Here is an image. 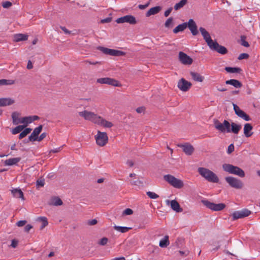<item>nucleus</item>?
I'll return each mask as SVG.
<instances>
[{
	"mask_svg": "<svg viewBox=\"0 0 260 260\" xmlns=\"http://www.w3.org/2000/svg\"><path fill=\"white\" fill-rule=\"evenodd\" d=\"M246 37L244 36H241V45L244 47H248L249 46V43L245 41Z\"/></svg>",
	"mask_w": 260,
	"mask_h": 260,
	"instance_id": "nucleus-46",
	"label": "nucleus"
},
{
	"mask_svg": "<svg viewBox=\"0 0 260 260\" xmlns=\"http://www.w3.org/2000/svg\"><path fill=\"white\" fill-rule=\"evenodd\" d=\"M37 220L41 221L42 223L40 227V230H43L48 224L47 219L45 217H39L38 218Z\"/></svg>",
	"mask_w": 260,
	"mask_h": 260,
	"instance_id": "nucleus-37",
	"label": "nucleus"
},
{
	"mask_svg": "<svg viewBox=\"0 0 260 260\" xmlns=\"http://www.w3.org/2000/svg\"><path fill=\"white\" fill-rule=\"evenodd\" d=\"M164 179L171 186L176 188H181L184 186L183 181L170 174L164 176Z\"/></svg>",
	"mask_w": 260,
	"mask_h": 260,
	"instance_id": "nucleus-4",
	"label": "nucleus"
},
{
	"mask_svg": "<svg viewBox=\"0 0 260 260\" xmlns=\"http://www.w3.org/2000/svg\"><path fill=\"white\" fill-rule=\"evenodd\" d=\"M214 125L217 130L222 133L232 132L234 134H237L241 128L240 125L234 122H232L230 124L226 120H224L222 123H221L218 120L215 119Z\"/></svg>",
	"mask_w": 260,
	"mask_h": 260,
	"instance_id": "nucleus-1",
	"label": "nucleus"
},
{
	"mask_svg": "<svg viewBox=\"0 0 260 260\" xmlns=\"http://www.w3.org/2000/svg\"><path fill=\"white\" fill-rule=\"evenodd\" d=\"M21 160V157L12 158L6 160L4 161L5 166H13L17 165Z\"/></svg>",
	"mask_w": 260,
	"mask_h": 260,
	"instance_id": "nucleus-28",
	"label": "nucleus"
},
{
	"mask_svg": "<svg viewBox=\"0 0 260 260\" xmlns=\"http://www.w3.org/2000/svg\"><path fill=\"white\" fill-rule=\"evenodd\" d=\"M198 172L201 176L208 182L218 183L219 181L217 175L207 168L200 167L198 169Z\"/></svg>",
	"mask_w": 260,
	"mask_h": 260,
	"instance_id": "nucleus-2",
	"label": "nucleus"
},
{
	"mask_svg": "<svg viewBox=\"0 0 260 260\" xmlns=\"http://www.w3.org/2000/svg\"><path fill=\"white\" fill-rule=\"evenodd\" d=\"M63 204L61 200L58 197H52L48 202V205L52 206H60Z\"/></svg>",
	"mask_w": 260,
	"mask_h": 260,
	"instance_id": "nucleus-22",
	"label": "nucleus"
},
{
	"mask_svg": "<svg viewBox=\"0 0 260 260\" xmlns=\"http://www.w3.org/2000/svg\"><path fill=\"white\" fill-rule=\"evenodd\" d=\"M12 193L14 197L17 198H20L22 200H24L23 193L20 189H14L11 190Z\"/></svg>",
	"mask_w": 260,
	"mask_h": 260,
	"instance_id": "nucleus-29",
	"label": "nucleus"
},
{
	"mask_svg": "<svg viewBox=\"0 0 260 260\" xmlns=\"http://www.w3.org/2000/svg\"><path fill=\"white\" fill-rule=\"evenodd\" d=\"M97 124L108 128H110L113 125L111 122L107 121L101 116H100V119L99 120V123Z\"/></svg>",
	"mask_w": 260,
	"mask_h": 260,
	"instance_id": "nucleus-27",
	"label": "nucleus"
},
{
	"mask_svg": "<svg viewBox=\"0 0 260 260\" xmlns=\"http://www.w3.org/2000/svg\"><path fill=\"white\" fill-rule=\"evenodd\" d=\"M192 86V84L184 79L181 78L178 82L177 86L178 88L182 91L186 92L188 91Z\"/></svg>",
	"mask_w": 260,
	"mask_h": 260,
	"instance_id": "nucleus-14",
	"label": "nucleus"
},
{
	"mask_svg": "<svg viewBox=\"0 0 260 260\" xmlns=\"http://www.w3.org/2000/svg\"><path fill=\"white\" fill-rule=\"evenodd\" d=\"M123 214L130 215L133 213V211L130 208H127L123 211Z\"/></svg>",
	"mask_w": 260,
	"mask_h": 260,
	"instance_id": "nucleus-51",
	"label": "nucleus"
},
{
	"mask_svg": "<svg viewBox=\"0 0 260 260\" xmlns=\"http://www.w3.org/2000/svg\"><path fill=\"white\" fill-rule=\"evenodd\" d=\"M15 103V100L11 98H0V107L11 106Z\"/></svg>",
	"mask_w": 260,
	"mask_h": 260,
	"instance_id": "nucleus-21",
	"label": "nucleus"
},
{
	"mask_svg": "<svg viewBox=\"0 0 260 260\" xmlns=\"http://www.w3.org/2000/svg\"><path fill=\"white\" fill-rule=\"evenodd\" d=\"M249 57V54L246 53H243L239 55L238 57L239 60H242L243 59H247Z\"/></svg>",
	"mask_w": 260,
	"mask_h": 260,
	"instance_id": "nucleus-50",
	"label": "nucleus"
},
{
	"mask_svg": "<svg viewBox=\"0 0 260 260\" xmlns=\"http://www.w3.org/2000/svg\"><path fill=\"white\" fill-rule=\"evenodd\" d=\"M129 182L131 185L138 186H143V182L139 179H131L129 180Z\"/></svg>",
	"mask_w": 260,
	"mask_h": 260,
	"instance_id": "nucleus-42",
	"label": "nucleus"
},
{
	"mask_svg": "<svg viewBox=\"0 0 260 260\" xmlns=\"http://www.w3.org/2000/svg\"><path fill=\"white\" fill-rule=\"evenodd\" d=\"M187 3V0H181L175 5L174 8L176 11H177L183 8Z\"/></svg>",
	"mask_w": 260,
	"mask_h": 260,
	"instance_id": "nucleus-34",
	"label": "nucleus"
},
{
	"mask_svg": "<svg viewBox=\"0 0 260 260\" xmlns=\"http://www.w3.org/2000/svg\"><path fill=\"white\" fill-rule=\"evenodd\" d=\"M61 150V147H59V148H56L55 149H52L50 150V153H57L58 152H59Z\"/></svg>",
	"mask_w": 260,
	"mask_h": 260,
	"instance_id": "nucleus-64",
	"label": "nucleus"
},
{
	"mask_svg": "<svg viewBox=\"0 0 260 260\" xmlns=\"http://www.w3.org/2000/svg\"><path fill=\"white\" fill-rule=\"evenodd\" d=\"M27 117H24L20 118V123H26V126L27 125Z\"/></svg>",
	"mask_w": 260,
	"mask_h": 260,
	"instance_id": "nucleus-62",
	"label": "nucleus"
},
{
	"mask_svg": "<svg viewBox=\"0 0 260 260\" xmlns=\"http://www.w3.org/2000/svg\"><path fill=\"white\" fill-rule=\"evenodd\" d=\"M149 3H147L145 5H139L138 6V7L140 9L143 10V9H146L149 6Z\"/></svg>",
	"mask_w": 260,
	"mask_h": 260,
	"instance_id": "nucleus-61",
	"label": "nucleus"
},
{
	"mask_svg": "<svg viewBox=\"0 0 260 260\" xmlns=\"http://www.w3.org/2000/svg\"><path fill=\"white\" fill-rule=\"evenodd\" d=\"M47 136V134L45 133H42L40 136L39 137H38L37 138V141H42L43 139H44Z\"/></svg>",
	"mask_w": 260,
	"mask_h": 260,
	"instance_id": "nucleus-58",
	"label": "nucleus"
},
{
	"mask_svg": "<svg viewBox=\"0 0 260 260\" xmlns=\"http://www.w3.org/2000/svg\"><path fill=\"white\" fill-rule=\"evenodd\" d=\"M146 194L150 199H156L159 197V196L154 192L147 191Z\"/></svg>",
	"mask_w": 260,
	"mask_h": 260,
	"instance_id": "nucleus-45",
	"label": "nucleus"
},
{
	"mask_svg": "<svg viewBox=\"0 0 260 260\" xmlns=\"http://www.w3.org/2000/svg\"><path fill=\"white\" fill-rule=\"evenodd\" d=\"M233 106L234 111L236 114L239 117L244 119L245 121L250 120V118L248 115H247L243 110H241L240 108L235 104L233 103Z\"/></svg>",
	"mask_w": 260,
	"mask_h": 260,
	"instance_id": "nucleus-15",
	"label": "nucleus"
},
{
	"mask_svg": "<svg viewBox=\"0 0 260 260\" xmlns=\"http://www.w3.org/2000/svg\"><path fill=\"white\" fill-rule=\"evenodd\" d=\"M202 203L207 208L215 211H221L225 207L223 203L215 204L206 200H202Z\"/></svg>",
	"mask_w": 260,
	"mask_h": 260,
	"instance_id": "nucleus-7",
	"label": "nucleus"
},
{
	"mask_svg": "<svg viewBox=\"0 0 260 260\" xmlns=\"http://www.w3.org/2000/svg\"><path fill=\"white\" fill-rule=\"evenodd\" d=\"M251 213V212L247 209L237 211L234 212L232 214L233 219L235 220L239 218H242L249 216Z\"/></svg>",
	"mask_w": 260,
	"mask_h": 260,
	"instance_id": "nucleus-12",
	"label": "nucleus"
},
{
	"mask_svg": "<svg viewBox=\"0 0 260 260\" xmlns=\"http://www.w3.org/2000/svg\"><path fill=\"white\" fill-rule=\"evenodd\" d=\"M222 168L224 171L240 177L243 178L245 176L244 171L239 167L229 164H224L222 165Z\"/></svg>",
	"mask_w": 260,
	"mask_h": 260,
	"instance_id": "nucleus-3",
	"label": "nucleus"
},
{
	"mask_svg": "<svg viewBox=\"0 0 260 260\" xmlns=\"http://www.w3.org/2000/svg\"><path fill=\"white\" fill-rule=\"evenodd\" d=\"M112 17H107L106 18L102 19L101 20V23H109L112 21Z\"/></svg>",
	"mask_w": 260,
	"mask_h": 260,
	"instance_id": "nucleus-54",
	"label": "nucleus"
},
{
	"mask_svg": "<svg viewBox=\"0 0 260 260\" xmlns=\"http://www.w3.org/2000/svg\"><path fill=\"white\" fill-rule=\"evenodd\" d=\"M225 84L231 85L235 88H241L242 84L239 80L236 79H230L225 81Z\"/></svg>",
	"mask_w": 260,
	"mask_h": 260,
	"instance_id": "nucleus-26",
	"label": "nucleus"
},
{
	"mask_svg": "<svg viewBox=\"0 0 260 260\" xmlns=\"http://www.w3.org/2000/svg\"><path fill=\"white\" fill-rule=\"evenodd\" d=\"M161 10V7L160 6H156L150 9L146 14L147 17H149L152 15H155L158 13Z\"/></svg>",
	"mask_w": 260,
	"mask_h": 260,
	"instance_id": "nucleus-25",
	"label": "nucleus"
},
{
	"mask_svg": "<svg viewBox=\"0 0 260 260\" xmlns=\"http://www.w3.org/2000/svg\"><path fill=\"white\" fill-rule=\"evenodd\" d=\"M125 53L120 50H117L115 49L111 50V55L114 56H121L125 55Z\"/></svg>",
	"mask_w": 260,
	"mask_h": 260,
	"instance_id": "nucleus-38",
	"label": "nucleus"
},
{
	"mask_svg": "<svg viewBox=\"0 0 260 260\" xmlns=\"http://www.w3.org/2000/svg\"><path fill=\"white\" fill-rule=\"evenodd\" d=\"M252 128L253 127L250 123H246L244 125V134L246 137H250L253 134V132H251Z\"/></svg>",
	"mask_w": 260,
	"mask_h": 260,
	"instance_id": "nucleus-23",
	"label": "nucleus"
},
{
	"mask_svg": "<svg viewBox=\"0 0 260 260\" xmlns=\"http://www.w3.org/2000/svg\"><path fill=\"white\" fill-rule=\"evenodd\" d=\"M225 180L231 187L235 189H241L244 185L241 180L232 176L225 177Z\"/></svg>",
	"mask_w": 260,
	"mask_h": 260,
	"instance_id": "nucleus-6",
	"label": "nucleus"
},
{
	"mask_svg": "<svg viewBox=\"0 0 260 260\" xmlns=\"http://www.w3.org/2000/svg\"><path fill=\"white\" fill-rule=\"evenodd\" d=\"M172 8H169L168 10H167L165 12V13H164V16L165 17H168L170 14L171 13V12H172Z\"/></svg>",
	"mask_w": 260,
	"mask_h": 260,
	"instance_id": "nucleus-59",
	"label": "nucleus"
},
{
	"mask_svg": "<svg viewBox=\"0 0 260 260\" xmlns=\"http://www.w3.org/2000/svg\"><path fill=\"white\" fill-rule=\"evenodd\" d=\"M190 75L192 79L195 81L202 82L204 80V77L197 72L191 71Z\"/></svg>",
	"mask_w": 260,
	"mask_h": 260,
	"instance_id": "nucleus-24",
	"label": "nucleus"
},
{
	"mask_svg": "<svg viewBox=\"0 0 260 260\" xmlns=\"http://www.w3.org/2000/svg\"><path fill=\"white\" fill-rule=\"evenodd\" d=\"M79 115L81 117H83L85 120L91 121L96 124L99 123V120L100 119V116L98 115L94 112L87 110L79 112Z\"/></svg>",
	"mask_w": 260,
	"mask_h": 260,
	"instance_id": "nucleus-5",
	"label": "nucleus"
},
{
	"mask_svg": "<svg viewBox=\"0 0 260 260\" xmlns=\"http://www.w3.org/2000/svg\"><path fill=\"white\" fill-rule=\"evenodd\" d=\"M113 228L114 230H116L117 231L120 232L122 233H126L132 229L131 228H128V227H125V226H117V225L114 226Z\"/></svg>",
	"mask_w": 260,
	"mask_h": 260,
	"instance_id": "nucleus-36",
	"label": "nucleus"
},
{
	"mask_svg": "<svg viewBox=\"0 0 260 260\" xmlns=\"http://www.w3.org/2000/svg\"><path fill=\"white\" fill-rule=\"evenodd\" d=\"M45 184L44 179H38L36 182V186L38 188L39 187H43Z\"/></svg>",
	"mask_w": 260,
	"mask_h": 260,
	"instance_id": "nucleus-47",
	"label": "nucleus"
},
{
	"mask_svg": "<svg viewBox=\"0 0 260 260\" xmlns=\"http://www.w3.org/2000/svg\"><path fill=\"white\" fill-rule=\"evenodd\" d=\"M32 228V226L30 224H27L24 228V231L26 232H28L30 229Z\"/></svg>",
	"mask_w": 260,
	"mask_h": 260,
	"instance_id": "nucleus-60",
	"label": "nucleus"
},
{
	"mask_svg": "<svg viewBox=\"0 0 260 260\" xmlns=\"http://www.w3.org/2000/svg\"><path fill=\"white\" fill-rule=\"evenodd\" d=\"M169 236L166 235L159 241V246L161 248L167 247L170 244Z\"/></svg>",
	"mask_w": 260,
	"mask_h": 260,
	"instance_id": "nucleus-31",
	"label": "nucleus"
},
{
	"mask_svg": "<svg viewBox=\"0 0 260 260\" xmlns=\"http://www.w3.org/2000/svg\"><path fill=\"white\" fill-rule=\"evenodd\" d=\"M31 130L32 129L30 128H26L25 129H24V130L23 131L19 134V139H21L23 138L24 137H25L27 134H28L29 133H30L31 132Z\"/></svg>",
	"mask_w": 260,
	"mask_h": 260,
	"instance_id": "nucleus-41",
	"label": "nucleus"
},
{
	"mask_svg": "<svg viewBox=\"0 0 260 260\" xmlns=\"http://www.w3.org/2000/svg\"><path fill=\"white\" fill-rule=\"evenodd\" d=\"M95 139L97 145L100 146H105L108 142V137L107 134L105 132H101L98 131V134L95 136Z\"/></svg>",
	"mask_w": 260,
	"mask_h": 260,
	"instance_id": "nucleus-8",
	"label": "nucleus"
},
{
	"mask_svg": "<svg viewBox=\"0 0 260 260\" xmlns=\"http://www.w3.org/2000/svg\"><path fill=\"white\" fill-rule=\"evenodd\" d=\"M187 27H188L193 36H196L198 34L197 25L193 19H190L189 20L188 22H187Z\"/></svg>",
	"mask_w": 260,
	"mask_h": 260,
	"instance_id": "nucleus-17",
	"label": "nucleus"
},
{
	"mask_svg": "<svg viewBox=\"0 0 260 260\" xmlns=\"http://www.w3.org/2000/svg\"><path fill=\"white\" fill-rule=\"evenodd\" d=\"M187 27V22L183 23L176 26L173 30L174 34H177L179 31H182Z\"/></svg>",
	"mask_w": 260,
	"mask_h": 260,
	"instance_id": "nucleus-32",
	"label": "nucleus"
},
{
	"mask_svg": "<svg viewBox=\"0 0 260 260\" xmlns=\"http://www.w3.org/2000/svg\"><path fill=\"white\" fill-rule=\"evenodd\" d=\"M108 241V239L106 237L102 238L100 241L98 242V244L101 245H105Z\"/></svg>",
	"mask_w": 260,
	"mask_h": 260,
	"instance_id": "nucleus-48",
	"label": "nucleus"
},
{
	"mask_svg": "<svg viewBox=\"0 0 260 260\" xmlns=\"http://www.w3.org/2000/svg\"><path fill=\"white\" fill-rule=\"evenodd\" d=\"M225 70L230 73H239L241 71V69L240 68L238 67H225Z\"/></svg>",
	"mask_w": 260,
	"mask_h": 260,
	"instance_id": "nucleus-35",
	"label": "nucleus"
},
{
	"mask_svg": "<svg viewBox=\"0 0 260 260\" xmlns=\"http://www.w3.org/2000/svg\"><path fill=\"white\" fill-rule=\"evenodd\" d=\"M116 22L117 23H123L127 22L132 25L136 24L137 23L135 17L131 15H128L118 18L116 19Z\"/></svg>",
	"mask_w": 260,
	"mask_h": 260,
	"instance_id": "nucleus-10",
	"label": "nucleus"
},
{
	"mask_svg": "<svg viewBox=\"0 0 260 260\" xmlns=\"http://www.w3.org/2000/svg\"><path fill=\"white\" fill-rule=\"evenodd\" d=\"M26 125H18L13 128L12 131V133L13 135H16L21 132Z\"/></svg>",
	"mask_w": 260,
	"mask_h": 260,
	"instance_id": "nucleus-40",
	"label": "nucleus"
},
{
	"mask_svg": "<svg viewBox=\"0 0 260 260\" xmlns=\"http://www.w3.org/2000/svg\"><path fill=\"white\" fill-rule=\"evenodd\" d=\"M60 28L64 31V32L66 34H70L71 31L68 30L64 26H60Z\"/></svg>",
	"mask_w": 260,
	"mask_h": 260,
	"instance_id": "nucleus-63",
	"label": "nucleus"
},
{
	"mask_svg": "<svg viewBox=\"0 0 260 260\" xmlns=\"http://www.w3.org/2000/svg\"><path fill=\"white\" fill-rule=\"evenodd\" d=\"M173 17L169 18L165 23V26L167 28L172 27L173 26Z\"/></svg>",
	"mask_w": 260,
	"mask_h": 260,
	"instance_id": "nucleus-44",
	"label": "nucleus"
},
{
	"mask_svg": "<svg viewBox=\"0 0 260 260\" xmlns=\"http://www.w3.org/2000/svg\"><path fill=\"white\" fill-rule=\"evenodd\" d=\"M96 82L100 84H106L115 87H119L120 86V84L117 80L109 77L99 78L97 79Z\"/></svg>",
	"mask_w": 260,
	"mask_h": 260,
	"instance_id": "nucleus-9",
	"label": "nucleus"
},
{
	"mask_svg": "<svg viewBox=\"0 0 260 260\" xmlns=\"http://www.w3.org/2000/svg\"><path fill=\"white\" fill-rule=\"evenodd\" d=\"M178 59L184 65H190L193 62V59L190 56L181 51L179 52Z\"/></svg>",
	"mask_w": 260,
	"mask_h": 260,
	"instance_id": "nucleus-13",
	"label": "nucleus"
},
{
	"mask_svg": "<svg viewBox=\"0 0 260 260\" xmlns=\"http://www.w3.org/2000/svg\"><path fill=\"white\" fill-rule=\"evenodd\" d=\"M209 48L212 50L217 52L221 54H225L228 53V49L224 46L219 45L216 41H214Z\"/></svg>",
	"mask_w": 260,
	"mask_h": 260,
	"instance_id": "nucleus-11",
	"label": "nucleus"
},
{
	"mask_svg": "<svg viewBox=\"0 0 260 260\" xmlns=\"http://www.w3.org/2000/svg\"><path fill=\"white\" fill-rule=\"evenodd\" d=\"M26 222H27V221L25 220H20L16 223V225L18 226L21 227V226H24L26 223Z\"/></svg>",
	"mask_w": 260,
	"mask_h": 260,
	"instance_id": "nucleus-56",
	"label": "nucleus"
},
{
	"mask_svg": "<svg viewBox=\"0 0 260 260\" xmlns=\"http://www.w3.org/2000/svg\"><path fill=\"white\" fill-rule=\"evenodd\" d=\"M12 6V3L9 1H6L2 3V6L4 8H9Z\"/></svg>",
	"mask_w": 260,
	"mask_h": 260,
	"instance_id": "nucleus-49",
	"label": "nucleus"
},
{
	"mask_svg": "<svg viewBox=\"0 0 260 260\" xmlns=\"http://www.w3.org/2000/svg\"><path fill=\"white\" fill-rule=\"evenodd\" d=\"M15 81L13 80L1 79L0 86L5 85H12L14 83Z\"/></svg>",
	"mask_w": 260,
	"mask_h": 260,
	"instance_id": "nucleus-43",
	"label": "nucleus"
},
{
	"mask_svg": "<svg viewBox=\"0 0 260 260\" xmlns=\"http://www.w3.org/2000/svg\"><path fill=\"white\" fill-rule=\"evenodd\" d=\"M178 147L182 148L183 152L188 155H190L194 151L193 147L189 143H185L184 144H179Z\"/></svg>",
	"mask_w": 260,
	"mask_h": 260,
	"instance_id": "nucleus-18",
	"label": "nucleus"
},
{
	"mask_svg": "<svg viewBox=\"0 0 260 260\" xmlns=\"http://www.w3.org/2000/svg\"><path fill=\"white\" fill-rule=\"evenodd\" d=\"M43 128V125H40L38 127L35 128L31 133V134L29 136L28 139L30 141H35L37 140L38 136L41 132Z\"/></svg>",
	"mask_w": 260,
	"mask_h": 260,
	"instance_id": "nucleus-20",
	"label": "nucleus"
},
{
	"mask_svg": "<svg viewBox=\"0 0 260 260\" xmlns=\"http://www.w3.org/2000/svg\"><path fill=\"white\" fill-rule=\"evenodd\" d=\"M18 244V241L16 239H13L12 240L11 246L13 248H16Z\"/></svg>",
	"mask_w": 260,
	"mask_h": 260,
	"instance_id": "nucleus-55",
	"label": "nucleus"
},
{
	"mask_svg": "<svg viewBox=\"0 0 260 260\" xmlns=\"http://www.w3.org/2000/svg\"><path fill=\"white\" fill-rule=\"evenodd\" d=\"M204 39L207 43L208 46H211V44L214 42L210 37L209 33L203 27H201L199 29Z\"/></svg>",
	"mask_w": 260,
	"mask_h": 260,
	"instance_id": "nucleus-19",
	"label": "nucleus"
},
{
	"mask_svg": "<svg viewBox=\"0 0 260 260\" xmlns=\"http://www.w3.org/2000/svg\"><path fill=\"white\" fill-rule=\"evenodd\" d=\"M234 151V146L233 144H231L228 147L227 152L228 154H231Z\"/></svg>",
	"mask_w": 260,
	"mask_h": 260,
	"instance_id": "nucleus-52",
	"label": "nucleus"
},
{
	"mask_svg": "<svg viewBox=\"0 0 260 260\" xmlns=\"http://www.w3.org/2000/svg\"><path fill=\"white\" fill-rule=\"evenodd\" d=\"M97 223H98V221L95 219L89 220L87 221V224L89 225H93L96 224Z\"/></svg>",
	"mask_w": 260,
	"mask_h": 260,
	"instance_id": "nucleus-57",
	"label": "nucleus"
},
{
	"mask_svg": "<svg viewBox=\"0 0 260 260\" xmlns=\"http://www.w3.org/2000/svg\"><path fill=\"white\" fill-rule=\"evenodd\" d=\"M166 202L167 205H170L172 209L175 211V212L178 213L182 212L183 209L180 207V205L179 204L177 201L174 200L170 201L168 200H167L166 201Z\"/></svg>",
	"mask_w": 260,
	"mask_h": 260,
	"instance_id": "nucleus-16",
	"label": "nucleus"
},
{
	"mask_svg": "<svg viewBox=\"0 0 260 260\" xmlns=\"http://www.w3.org/2000/svg\"><path fill=\"white\" fill-rule=\"evenodd\" d=\"M28 35L22 34H16L14 36V41L18 42L22 41L27 40L28 39Z\"/></svg>",
	"mask_w": 260,
	"mask_h": 260,
	"instance_id": "nucleus-30",
	"label": "nucleus"
},
{
	"mask_svg": "<svg viewBox=\"0 0 260 260\" xmlns=\"http://www.w3.org/2000/svg\"><path fill=\"white\" fill-rule=\"evenodd\" d=\"M20 114L17 112H14L12 114V118L13 120V123L14 125H17L20 123V118H19Z\"/></svg>",
	"mask_w": 260,
	"mask_h": 260,
	"instance_id": "nucleus-33",
	"label": "nucleus"
},
{
	"mask_svg": "<svg viewBox=\"0 0 260 260\" xmlns=\"http://www.w3.org/2000/svg\"><path fill=\"white\" fill-rule=\"evenodd\" d=\"M97 49L99 50L102 51L103 53H104L105 54L111 55L112 49H109V48L102 47V46L98 47Z\"/></svg>",
	"mask_w": 260,
	"mask_h": 260,
	"instance_id": "nucleus-39",
	"label": "nucleus"
},
{
	"mask_svg": "<svg viewBox=\"0 0 260 260\" xmlns=\"http://www.w3.org/2000/svg\"><path fill=\"white\" fill-rule=\"evenodd\" d=\"M136 111L138 113H144L145 111V108L143 106L139 107L136 109Z\"/></svg>",
	"mask_w": 260,
	"mask_h": 260,
	"instance_id": "nucleus-53",
	"label": "nucleus"
}]
</instances>
